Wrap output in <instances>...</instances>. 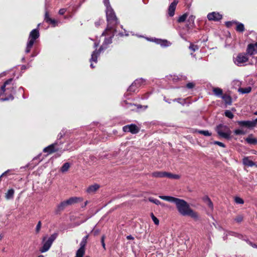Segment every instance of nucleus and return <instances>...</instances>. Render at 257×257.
<instances>
[{
  "label": "nucleus",
  "mask_w": 257,
  "mask_h": 257,
  "mask_svg": "<svg viewBox=\"0 0 257 257\" xmlns=\"http://www.w3.org/2000/svg\"><path fill=\"white\" fill-rule=\"evenodd\" d=\"M251 90V88L250 86L245 88H239L238 91L241 94H245L249 93Z\"/></svg>",
  "instance_id": "obj_22"
},
{
  "label": "nucleus",
  "mask_w": 257,
  "mask_h": 257,
  "mask_svg": "<svg viewBox=\"0 0 257 257\" xmlns=\"http://www.w3.org/2000/svg\"><path fill=\"white\" fill-rule=\"evenodd\" d=\"M107 28L102 34V35H104L106 37L105 38L103 44L98 51H94L91 55V58L90 61L91 62L90 67L92 68L94 67L92 62H94L96 63L97 56L99 55V53L101 50L105 49L108 44L111 43V39L114 36V34L116 30V27L118 22L117 17H107Z\"/></svg>",
  "instance_id": "obj_1"
},
{
  "label": "nucleus",
  "mask_w": 257,
  "mask_h": 257,
  "mask_svg": "<svg viewBox=\"0 0 257 257\" xmlns=\"http://www.w3.org/2000/svg\"><path fill=\"white\" fill-rule=\"evenodd\" d=\"M126 238L128 240H134V237L132 235H127L126 236Z\"/></svg>",
  "instance_id": "obj_52"
},
{
  "label": "nucleus",
  "mask_w": 257,
  "mask_h": 257,
  "mask_svg": "<svg viewBox=\"0 0 257 257\" xmlns=\"http://www.w3.org/2000/svg\"><path fill=\"white\" fill-rule=\"evenodd\" d=\"M58 236L57 233H54L49 237L45 236L42 238V246L40 248L39 251L41 253H44L48 251L51 248L53 242L56 239Z\"/></svg>",
  "instance_id": "obj_3"
},
{
  "label": "nucleus",
  "mask_w": 257,
  "mask_h": 257,
  "mask_svg": "<svg viewBox=\"0 0 257 257\" xmlns=\"http://www.w3.org/2000/svg\"><path fill=\"white\" fill-rule=\"evenodd\" d=\"M98 23H99V24H98V23H97V22H96V23H95V25H96V26H98V25H100L101 21H100V20H99Z\"/></svg>",
  "instance_id": "obj_54"
},
{
  "label": "nucleus",
  "mask_w": 257,
  "mask_h": 257,
  "mask_svg": "<svg viewBox=\"0 0 257 257\" xmlns=\"http://www.w3.org/2000/svg\"><path fill=\"white\" fill-rule=\"evenodd\" d=\"M88 203V201H86L85 202V205H86Z\"/></svg>",
  "instance_id": "obj_63"
},
{
  "label": "nucleus",
  "mask_w": 257,
  "mask_h": 257,
  "mask_svg": "<svg viewBox=\"0 0 257 257\" xmlns=\"http://www.w3.org/2000/svg\"><path fill=\"white\" fill-rule=\"evenodd\" d=\"M165 177H168L169 178L174 179H179L180 178V176L177 174H173L170 173L166 172L165 173Z\"/></svg>",
  "instance_id": "obj_27"
},
{
  "label": "nucleus",
  "mask_w": 257,
  "mask_h": 257,
  "mask_svg": "<svg viewBox=\"0 0 257 257\" xmlns=\"http://www.w3.org/2000/svg\"><path fill=\"white\" fill-rule=\"evenodd\" d=\"M13 99V97L12 95H10L8 98H3L1 99L2 101H6L9 100H12Z\"/></svg>",
  "instance_id": "obj_47"
},
{
  "label": "nucleus",
  "mask_w": 257,
  "mask_h": 257,
  "mask_svg": "<svg viewBox=\"0 0 257 257\" xmlns=\"http://www.w3.org/2000/svg\"><path fill=\"white\" fill-rule=\"evenodd\" d=\"M88 237V235H86L85 236H84L82 238V240H81V242L80 243L79 249H82L83 250H85V245H86V244L87 243V240Z\"/></svg>",
  "instance_id": "obj_20"
},
{
  "label": "nucleus",
  "mask_w": 257,
  "mask_h": 257,
  "mask_svg": "<svg viewBox=\"0 0 257 257\" xmlns=\"http://www.w3.org/2000/svg\"><path fill=\"white\" fill-rule=\"evenodd\" d=\"M37 257H44L43 255H39Z\"/></svg>",
  "instance_id": "obj_62"
},
{
  "label": "nucleus",
  "mask_w": 257,
  "mask_h": 257,
  "mask_svg": "<svg viewBox=\"0 0 257 257\" xmlns=\"http://www.w3.org/2000/svg\"><path fill=\"white\" fill-rule=\"evenodd\" d=\"M149 200L150 202H153V203H155L156 205H161L162 206H164V203L161 202L159 200H158L157 199H154L153 198H149Z\"/></svg>",
  "instance_id": "obj_30"
},
{
  "label": "nucleus",
  "mask_w": 257,
  "mask_h": 257,
  "mask_svg": "<svg viewBox=\"0 0 257 257\" xmlns=\"http://www.w3.org/2000/svg\"><path fill=\"white\" fill-rule=\"evenodd\" d=\"M194 86V84L192 82H189V83H187V87L189 89L192 88Z\"/></svg>",
  "instance_id": "obj_46"
},
{
  "label": "nucleus",
  "mask_w": 257,
  "mask_h": 257,
  "mask_svg": "<svg viewBox=\"0 0 257 257\" xmlns=\"http://www.w3.org/2000/svg\"><path fill=\"white\" fill-rule=\"evenodd\" d=\"M12 81V79H9L5 82L4 85H3L0 89V96L3 95L4 92L6 91V87L7 85L10 84Z\"/></svg>",
  "instance_id": "obj_17"
},
{
  "label": "nucleus",
  "mask_w": 257,
  "mask_h": 257,
  "mask_svg": "<svg viewBox=\"0 0 257 257\" xmlns=\"http://www.w3.org/2000/svg\"><path fill=\"white\" fill-rule=\"evenodd\" d=\"M45 17L49 16H48V13H47V12H46V13H45Z\"/></svg>",
  "instance_id": "obj_61"
},
{
  "label": "nucleus",
  "mask_w": 257,
  "mask_h": 257,
  "mask_svg": "<svg viewBox=\"0 0 257 257\" xmlns=\"http://www.w3.org/2000/svg\"><path fill=\"white\" fill-rule=\"evenodd\" d=\"M179 3V0H173L168 8V14L169 16H174L176 6Z\"/></svg>",
  "instance_id": "obj_10"
},
{
  "label": "nucleus",
  "mask_w": 257,
  "mask_h": 257,
  "mask_svg": "<svg viewBox=\"0 0 257 257\" xmlns=\"http://www.w3.org/2000/svg\"><path fill=\"white\" fill-rule=\"evenodd\" d=\"M247 52L249 55H251L257 53V50L254 48L252 44H249L247 49Z\"/></svg>",
  "instance_id": "obj_18"
},
{
  "label": "nucleus",
  "mask_w": 257,
  "mask_h": 257,
  "mask_svg": "<svg viewBox=\"0 0 257 257\" xmlns=\"http://www.w3.org/2000/svg\"><path fill=\"white\" fill-rule=\"evenodd\" d=\"M221 17H208L209 21H218Z\"/></svg>",
  "instance_id": "obj_42"
},
{
  "label": "nucleus",
  "mask_w": 257,
  "mask_h": 257,
  "mask_svg": "<svg viewBox=\"0 0 257 257\" xmlns=\"http://www.w3.org/2000/svg\"><path fill=\"white\" fill-rule=\"evenodd\" d=\"M226 105H230L232 103L231 97L227 95H223L221 96Z\"/></svg>",
  "instance_id": "obj_21"
},
{
  "label": "nucleus",
  "mask_w": 257,
  "mask_h": 257,
  "mask_svg": "<svg viewBox=\"0 0 257 257\" xmlns=\"http://www.w3.org/2000/svg\"><path fill=\"white\" fill-rule=\"evenodd\" d=\"M57 144H53L47 147L44 149L43 152L48 153V154H51L58 150V148H56Z\"/></svg>",
  "instance_id": "obj_12"
},
{
  "label": "nucleus",
  "mask_w": 257,
  "mask_h": 257,
  "mask_svg": "<svg viewBox=\"0 0 257 257\" xmlns=\"http://www.w3.org/2000/svg\"><path fill=\"white\" fill-rule=\"evenodd\" d=\"M70 168V164L68 163H65L63 164L62 167L61 168V171L62 172L64 173L67 172L69 168Z\"/></svg>",
  "instance_id": "obj_29"
},
{
  "label": "nucleus",
  "mask_w": 257,
  "mask_h": 257,
  "mask_svg": "<svg viewBox=\"0 0 257 257\" xmlns=\"http://www.w3.org/2000/svg\"><path fill=\"white\" fill-rule=\"evenodd\" d=\"M44 22L48 23L52 27H55L58 23V21L54 17H45Z\"/></svg>",
  "instance_id": "obj_13"
},
{
  "label": "nucleus",
  "mask_w": 257,
  "mask_h": 257,
  "mask_svg": "<svg viewBox=\"0 0 257 257\" xmlns=\"http://www.w3.org/2000/svg\"><path fill=\"white\" fill-rule=\"evenodd\" d=\"M41 228V221H39L37 224L36 227V231L38 233L40 231V229Z\"/></svg>",
  "instance_id": "obj_41"
},
{
  "label": "nucleus",
  "mask_w": 257,
  "mask_h": 257,
  "mask_svg": "<svg viewBox=\"0 0 257 257\" xmlns=\"http://www.w3.org/2000/svg\"><path fill=\"white\" fill-rule=\"evenodd\" d=\"M2 237L3 236L1 235H0V240L2 239Z\"/></svg>",
  "instance_id": "obj_64"
},
{
  "label": "nucleus",
  "mask_w": 257,
  "mask_h": 257,
  "mask_svg": "<svg viewBox=\"0 0 257 257\" xmlns=\"http://www.w3.org/2000/svg\"><path fill=\"white\" fill-rule=\"evenodd\" d=\"M234 23L233 22H226V25L227 27H229L231 26V25Z\"/></svg>",
  "instance_id": "obj_51"
},
{
  "label": "nucleus",
  "mask_w": 257,
  "mask_h": 257,
  "mask_svg": "<svg viewBox=\"0 0 257 257\" xmlns=\"http://www.w3.org/2000/svg\"><path fill=\"white\" fill-rule=\"evenodd\" d=\"M98 45V44H96V43L94 44V47H97Z\"/></svg>",
  "instance_id": "obj_60"
},
{
  "label": "nucleus",
  "mask_w": 257,
  "mask_h": 257,
  "mask_svg": "<svg viewBox=\"0 0 257 257\" xmlns=\"http://www.w3.org/2000/svg\"><path fill=\"white\" fill-rule=\"evenodd\" d=\"M66 12V10L65 9H61L59 11V14L60 15H63Z\"/></svg>",
  "instance_id": "obj_48"
},
{
  "label": "nucleus",
  "mask_w": 257,
  "mask_h": 257,
  "mask_svg": "<svg viewBox=\"0 0 257 257\" xmlns=\"http://www.w3.org/2000/svg\"><path fill=\"white\" fill-rule=\"evenodd\" d=\"M104 4H106V3H109V0H104L103 1Z\"/></svg>",
  "instance_id": "obj_57"
},
{
  "label": "nucleus",
  "mask_w": 257,
  "mask_h": 257,
  "mask_svg": "<svg viewBox=\"0 0 257 257\" xmlns=\"http://www.w3.org/2000/svg\"><path fill=\"white\" fill-rule=\"evenodd\" d=\"M151 216L154 223L156 225H158L159 224V220L156 216H155L153 213L151 214Z\"/></svg>",
  "instance_id": "obj_35"
},
{
  "label": "nucleus",
  "mask_w": 257,
  "mask_h": 257,
  "mask_svg": "<svg viewBox=\"0 0 257 257\" xmlns=\"http://www.w3.org/2000/svg\"><path fill=\"white\" fill-rule=\"evenodd\" d=\"M197 132L205 136H210L211 135V133L208 131H198Z\"/></svg>",
  "instance_id": "obj_33"
},
{
  "label": "nucleus",
  "mask_w": 257,
  "mask_h": 257,
  "mask_svg": "<svg viewBox=\"0 0 257 257\" xmlns=\"http://www.w3.org/2000/svg\"><path fill=\"white\" fill-rule=\"evenodd\" d=\"M180 100H181L180 99H176L173 100V101H177V102H179V103H181V102H180Z\"/></svg>",
  "instance_id": "obj_55"
},
{
  "label": "nucleus",
  "mask_w": 257,
  "mask_h": 257,
  "mask_svg": "<svg viewBox=\"0 0 257 257\" xmlns=\"http://www.w3.org/2000/svg\"><path fill=\"white\" fill-rule=\"evenodd\" d=\"M14 194V190L13 189H9L6 194V198L9 200L13 198Z\"/></svg>",
  "instance_id": "obj_26"
},
{
  "label": "nucleus",
  "mask_w": 257,
  "mask_h": 257,
  "mask_svg": "<svg viewBox=\"0 0 257 257\" xmlns=\"http://www.w3.org/2000/svg\"><path fill=\"white\" fill-rule=\"evenodd\" d=\"M237 123L240 126H246L248 128H253L254 127V122L253 120L238 121Z\"/></svg>",
  "instance_id": "obj_11"
},
{
  "label": "nucleus",
  "mask_w": 257,
  "mask_h": 257,
  "mask_svg": "<svg viewBox=\"0 0 257 257\" xmlns=\"http://www.w3.org/2000/svg\"><path fill=\"white\" fill-rule=\"evenodd\" d=\"M244 26L242 24H238L236 27V30L237 31L239 32H242L244 31Z\"/></svg>",
  "instance_id": "obj_31"
},
{
  "label": "nucleus",
  "mask_w": 257,
  "mask_h": 257,
  "mask_svg": "<svg viewBox=\"0 0 257 257\" xmlns=\"http://www.w3.org/2000/svg\"><path fill=\"white\" fill-rule=\"evenodd\" d=\"M104 238H105L104 236H102V237H101V244H102V245L103 246V248L104 249H105V243H104Z\"/></svg>",
  "instance_id": "obj_45"
},
{
  "label": "nucleus",
  "mask_w": 257,
  "mask_h": 257,
  "mask_svg": "<svg viewBox=\"0 0 257 257\" xmlns=\"http://www.w3.org/2000/svg\"><path fill=\"white\" fill-rule=\"evenodd\" d=\"M248 58L247 55L245 54H239L234 59V63L240 66L244 63L247 61Z\"/></svg>",
  "instance_id": "obj_7"
},
{
  "label": "nucleus",
  "mask_w": 257,
  "mask_h": 257,
  "mask_svg": "<svg viewBox=\"0 0 257 257\" xmlns=\"http://www.w3.org/2000/svg\"><path fill=\"white\" fill-rule=\"evenodd\" d=\"M247 242H248V243L250 245H251V246H252L253 247H254V248H257V244H254V243H253L252 242H250V241H248Z\"/></svg>",
  "instance_id": "obj_50"
},
{
  "label": "nucleus",
  "mask_w": 257,
  "mask_h": 257,
  "mask_svg": "<svg viewBox=\"0 0 257 257\" xmlns=\"http://www.w3.org/2000/svg\"><path fill=\"white\" fill-rule=\"evenodd\" d=\"M234 201L237 204H242L244 203L243 200L239 197H235L234 198Z\"/></svg>",
  "instance_id": "obj_34"
},
{
  "label": "nucleus",
  "mask_w": 257,
  "mask_h": 257,
  "mask_svg": "<svg viewBox=\"0 0 257 257\" xmlns=\"http://www.w3.org/2000/svg\"><path fill=\"white\" fill-rule=\"evenodd\" d=\"M145 82V80L142 78L136 79L130 86L128 90L131 92H135L136 88L140 86Z\"/></svg>",
  "instance_id": "obj_8"
},
{
  "label": "nucleus",
  "mask_w": 257,
  "mask_h": 257,
  "mask_svg": "<svg viewBox=\"0 0 257 257\" xmlns=\"http://www.w3.org/2000/svg\"><path fill=\"white\" fill-rule=\"evenodd\" d=\"M243 164L248 167H252L254 165V163L248 157H245L243 159Z\"/></svg>",
  "instance_id": "obj_19"
},
{
  "label": "nucleus",
  "mask_w": 257,
  "mask_h": 257,
  "mask_svg": "<svg viewBox=\"0 0 257 257\" xmlns=\"http://www.w3.org/2000/svg\"><path fill=\"white\" fill-rule=\"evenodd\" d=\"M166 172H155L152 173L153 177L157 178L165 177Z\"/></svg>",
  "instance_id": "obj_24"
},
{
  "label": "nucleus",
  "mask_w": 257,
  "mask_h": 257,
  "mask_svg": "<svg viewBox=\"0 0 257 257\" xmlns=\"http://www.w3.org/2000/svg\"><path fill=\"white\" fill-rule=\"evenodd\" d=\"M207 203L208 206L211 209H213V203L210 200V199L208 198H206Z\"/></svg>",
  "instance_id": "obj_39"
},
{
  "label": "nucleus",
  "mask_w": 257,
  "mask_h": 257,
  "mask_svg": "<svg viewBox=\"0 0 257 257\" xmlns=\"http://www.w3.org/2000/svg\"><path fill=\"white\" fill-rule=\"evenodd\" d=\"M39 32L37 29H34L30 32L25 50L26 53L30 52L36 40L39 38Z\"/></svg>",
  "instance_id": "obj_4"
},
{
  "label": "nucleus",
  "mask_w": 257,
  "mask_h": 257,
  "mask_svg": "<svg viewBox=\"0 0 257 257\" xmlns=\"http://www.w3.org/2000/svg\"><path fill=\"white\" fill-rule=\"evenodd\" d=\"M253 121L254 122V126H255L256 124H257V118L255 119H254Z\"/></svg>",
  "instance_id": "obj_56"
},
{
  "label": "nucleus",
  "mask_w": 257,
  "mask_h": 257,
  "mask_svg": "<svg viewBox=\"0 0 257 257\" xmlns=\"http://www.w3.org/2000/svg\"><path fill=\"white\" fill-rule=\"evenodd\" d=\"M207 16H222L221 15L219 14L218 13H216L215 12L209 13Z\"/></svg>",
  "instance_id": "obj_40"
},
{
  "label": "nucleus",
  "mask_w": 257,
  "mask_h": 257,
  "mask_svg": "<svg viewBox=\"0 0 257 257\" xmlns=\"http://www.w3.org/2000/svg\"><path fill=\"white\" fill-rule=\"evenodd\" d=\"M216 131L221 137L226 139H229L230 138L231 131L227 126L219 124L216 127Z\"/></svg>",
  "instance_id": "obj_5"
},
{
  "label": "nucleus",
  "mask_w": 257,
  "mask_h": 257,
  "mask_svg": "<svg viewBox=\"0 0 257 257\" xmlns=\"http://www.w3.org/2000/svg\"><path fill=\"white\" fill-rule=\"evenodd\" d=\"M188 16L187 13H185L183 15H181V16L185 17V16Z\"/></svg>",
  "instance_id": "obj_58"
},
{
  "label": "nucleus",
  "mask_w": 257,
  "mask_h": 257,
  "mask_svg": "<svg viewBox=\"0 0 257 257\" xmlns=\"http://www.w3.org/2000/svg\"><path fill=\"white\" fill-rule=\"evenodd\" d=\"M245 141L249 144H255L257 143V139L252 137L251 135L249 136Z\"/></svg>",
  "instance_id": "obj_25"
},
{
  "label": "nucleus",
  "mask_w": 257,
  "mask_h": 257,
  "mask_svg": "<svg viewBox=\"0 0 257 257\" xmlns=\"http://www.w3.org/2000/svg\"><path fill=\"white\" fill-rule=\"evenodd\" d=\"M253 45V46L254 48H255V49L257 50V42H256L254 44H252Z\"/></svg>",
  "instance_id": "obj_53"
},
{
  "label": "nucleus",
  "mask_w": 257,
  "mask_h": 257,
  "mask_svg": "<svg viewBox=\"0 0 257 257\" xmlns=\"http://www.w3.org/2000/svg\"><path fill=\"white\" fill-rule=\"evenodd\" d=\"M213 143H214V144L217 145H218L219 146H220L221 147H222V148H225V145L223 143H221V142H218V141H215Z\"/></svg>",
  "instance_id": "obj_43"
},
{
  "label": "nucleus",
  "mask_w": 257,
  "mask_h": 257,
  "mask_svg": "<svg viewBox=\"0 0 257 257\" xmlns=\"http://www.w3.org/2000/svg\"><path fill=\"white\" fill-rule=\"evenodd\" d=\"M234 133L236 135L245 134V132L241 129H236L234 130Z\"/></svg>",
  "instance_id": "obj_38"
},
{
  "label": "nucleus",
  "mask_w": 257,
  "mask_h": 257,
  "mask_svg": "<svg viewBox=\"0 0 257 257\" xmlns=\"http://www.w3.org/2000/svg\"><path fill=\"white\" fill-rule=\"evenodd\" d=\"M146 39L148 41H152L157 44L160 45L162 47H168L171 45V43L166 40L149 38H146Z\"/></svg>",
  "instance_id": "obj_6"
},
{
  "label": "nucleus",
  "mask_w": 257,
  "mask_h": 257,
  "mask_svg": "<svg viewBox=\"0 0 257 257\" xmlns=\"http://www.w3.org/2000/svg\"><path fill=\"white\" fill-rule=\"evenodd\" d=\"M213 92L214 94L217 96H222L223 91L222 90L218 87H215L213 88Z\"/></svg>",
  "instance_id": "obj_23"
},
{
  "label": "nucleus",
  "mask_w": 257,
  "mask_h": 257,
  "mask_svg": "<svg viewBox=\"0 0 257 257\" xmlns=\"http://www.w3.org/2000/svg\"><path fill=\"white\" fill-rule=\"evenodd\" d=\"M68 206V205L66 203V200L62 202L59 205L58 208L59 210H62L66 206Z\"/></svg>",
  "instance_id": "obj_32"
},
{
  "label": "nucleus",
  "mask_w": 257,
  "mask_h": 257,
  "mask_svg": "<svg viewBox=\"0 0 257 257\" xmlns=\"http://www.w3.org/2000/svg\"><path fill=\"white\" fill-rule=\"evenodd\" d=\"M198 49L199 47L197 45H195L193 44H191L189 46V49L193 52L196 51V50H198Z\"/></svg>",
  "instance_id": "obj_37"
},
{
  "label": "nucleus",
  "mask_w": 257,
  "mask_h": 257,
  "mask_svg": "<svg viewBox=\"0 0 257 257\" xmlns=\"http://www.w3.org/2000/svg\"><path fill=\"white\" fill-rule=\"evenodd\" d=\"M159 197L164 200L175 203L179 213L184 216H189L195 220L199 219L198 214L192 209L184 200L169 196L160 195Z\"/></svg>",
  "instance_id": "obj_2"
},
{
  "label": "nucleus",
  "mask_w": 257,
  "mask_h": 257,
  "mask_svg": "<svg viewBox=\"0 0 257 257\" xmlns=\"http://www.w3.org/2000/svg\"><path fill=\"white\" fill-rule=\"evenodd\" d=\"M106 7V16H116L115 12L109 5V3L105 4Z\"/></svg>",
  "instance_id": "obj_15"
},
{
  "label": "nucleus",
  "mask_w": 257,
  "mask_h": 257,
  "mask_svg": "<svg viewBox=\"0 0 257 257\" xmlns=\"http://www.w3.org/2000/svg\"><path fill=\"white\" fill-rule=\"evenodd\" d=\"M83 199L82 198L79 197H71L68 199V200H66V203L68 205H72L75 203H77L79 201H82Z\"/></svg>",
  "instance_id": "obj_16"
},
{
  "label": "nucleus",
  "mask_w": 257,
  "mask_h": 257,
  "mask_svg": "<svg viewBox=\"0 0 257 257\" xmlns=\"http://www.w3.org/2000/svg\"><path fill=\"white\" fill-rule=\"evenodd\" d=\"M100 187L97 184H94L89 186L86 189V191L89 194H94Z\"/></svg>",
  "instance_id": "obj_14"
},
{
  "label": "nucleus",
  "mask_w": 257,
  "mask_h": 257,
  "mask_svg": "<svg viewBox=\"0 0 257 257\" xmlns=\"http://www.w3.org/2000/svg\"><path fill=\"white\" fill-rule=\"evenodd\" d=\"M125 36H128V34L126 32V31H125V34H124Z\"/></svg>",
  "instance_id": "obj_59"
},
{
  "label": "nucleus",
  "mask_w": 257,
  "mask_h": 257,
  "mask_svg": "<svg viewBox=\"0 0 257 257\" xmlns=\"http://www.w3.org/2000/svg\"><path fill=\"white\" fill-rule=\"evenodd\" d=\"M10 171V170H8L7 171H6V172H5L4 173H3L0 176V180H1L2 178L4 176H6L8 174V173Z\"/></svg>",
  "instance_id": "obj_49"
},
{
  "label": "nucleus",
  "mask_w": 257,
  "mask_h": 257,
  "mask_svg": "<svg viewBox=\"0 0 257 257\" xmlns=\"http://www.w3.org/2000/svg\"><path fill=\"white\" fill-rule=\"evenodd\" d=\"M85 252V250H83L82 249H78L76 252V255L75 257H83Z\"/></svg>",
  "instance_id": "obj_28"
},
{
  "label": "nucleus",
  "mask_w": 257,
  "mask_h": 257,
  "mask_svg": "<svg viewBox=\"0 0 257 257\" xmlns=\"http://www.w3.org/2000/svg\"><path fill=\"white\" fill-rule=\"evenodd\" d=\"M123 130L125 132H131L132 134H137L139 132V128L136 125L132 124L125 125L123 127Z\"/></svg>",
  "instance_id": "obj_9"
},
{
  "label": "nucleus",
  "mask_w": 257,
  "mask_h": 257,
  "mask_svg": "<svg viewBox=\"0 0 257 257\" xmlns=\"http://www.w3.org/2000/svg\"><path fill=\"white\" fill-rule=\"evenodd\" d=\"M225 115L226 117L229 118H232L234 116L233 114L228 110H227L225 111Z\"/></svg>",
  "instance_id": "obj_36"
},
{
  "label": "nucleus",
  "mask_w": 257,
  "mask_h": 257,
  "mask_svg": "<svg viewBox=\"0 0 257 257\" xmlns=\"http://www.w3.org/2000/svg\"><path fill=\"white\" fill-rule=\"evenodd\" d=\"M186 17H179L177 20V22L179 23H183L186 20Z\"/></svg>",
  "instance_id": "obj_44"
}]
</instances>
